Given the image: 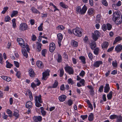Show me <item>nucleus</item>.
Segmentation results:
<instances>
[{"label": "nucleus", "instance_id": "1", "mask_svg": "<svg viewBox=\"0 0 122 122\" xmlns=\"http://www.w3.org/2000/svg\"><path fill=\"white\" fill-rule=\"evenodd\" d=\"M87 8L85 5H84L82 9L80 6H77L76 8V10L77 13L83 15H84L86 12Z\"/></svg>", "mask_w": 122, "mask_h": 122}, {"label": "nucleus", "instance_id": "2", "mask_svg": "<svg viewBox=\"0 0 122 122\" xmlns=\"http://www.w3.org/2000/svg\"><path fill=\"white\" fill-rule=\"evenodd\" d=\"M34 100L35 106L36 107H39L41 106V104L42 103L43 101L41 95H39L38 96H36L34 98Z\"/></svg>", "mask_w": 122, "mask_h": 122}, {"label": "nucleus", "instance_id": "3", "mask_svg": "<svg viewBox=\"0 0 122 122\" xmlns=\"http://www.w3.org/2000/svg\"><path fill=\"white\" fill-rule=\"evenodd\" d=\"M65 71L70 75H73L74 74V70L73 68L71 66L66 64L64 67Z\"/></svg>", "mask_w": 122, "mask_h": 122}, {"label": "nucleus", "instance_id": "4", "mask_svg": "<svg viewBox=\"0 0 122 122\" xmlns=\"http://www.w3.org/2000/svg\"><path fill=\"white\" fill-rule=\"evenodd\" d=\"M116 16H113L112 20L117 25L120 24L122 22V16L120 17V16L115 17Z\"/></svg>", "mask_w": 122, "mask_h": 122}, {"label": "nucleus", "instance_id": "5", "mask_svg": "<svg viewBox=\"0 0 122 122\" xmlns=\"http://www.w3.org/2000/svg\"><path fill=\"white\" fill-rule=\"evenodd\" d=\"M74 34L75 36L81 37L82 36V32L81 29L78 27H76L74 29Z\"/></svg>", "mask_w": 122, "mask_h": 122}, {"label": "nucleus", "instance_id": "6", "mask_svg": "<svg viewBox=\"0 0 122 122\" xmlns=\"http://www.w3.org/2000/svg\"><path fill=\"white\" fill-rule=\"evenodd\" d=\"M50 71L47 69L44 72L42 73V79L44 80H46L48 78V77L50 76L49 72Z\"/></svg>", "mask_w": 122, "mask_h": 122}, {"label": "nucleus", "instance_id": "7", "mask_svg": "<svg viewBox=\"0 0 122 122\" xmlns=\"http://www.w3.org/2000/svg\"><path fill=\"white\" fill-rule=\"evenodd\" d=\"M100 34L98 30L95 31L94 34L92 36L93 39L95 41H96L98 39V37L100 36Z\"/></svg>", "mask_w": 122, "mask_h": 122}, {"label": "nucleus", "instance_id": "8", "mask_svg": "<svg viewBox=\"0 0 122 122\" xmlns=\"http://www.w3.org/2000/svg\"><path fill=\"white\" fill-rule=\"evenodd\" d=\"M17 41L18 42L19 45L23 48H25L26 47L24 41L23 39L21 38H18Z\"/></svg>", "mask_w": 122, "mask_h": 122}, {"label": "nucleus", "instance_id": "9", "mask_svg": "<svg viewBox=\"0 0 122 122\" xmlns=\"http://www.w3.org/2000/svg\"><path fill=\"white\" fill-rule=\"evenodd\" d=\"M94 40H92L91 42H89L88 43L89 45L90 48L92 50H93L96 46V44Z\"/></svg>", "mask_w": 122, "mask_h": 122}, {"label": "nucleus", "instance_id": "10", "mask_svg": "<svg viewBox=\"0 0 122 122\" xmlns=\"http://www.w3.org/2000/svg\"><path fill=\"white\" fill-rule=\"evenodd\" d=\"M28 74L29 76L31 78L34 77L35 76V73L31 68H30L28 70Z\"/></svg>", "mask_w": 122, "mask_h": 122}, {"label": "nucleus", "instance_id": "11", "mask_svg": "<svg viewBox=\"0 0 122 122\" xmlns=\"http://www.w3.org/2000/svg\"><path fill=\"white\" fill-rule=\"evenodd\" d=\"M109 43L106 41H104L101 44V46L103 50L106 49H107L109 45Z\"/></svg>", "mask_w": 122, "mask_h": 122}, {"label": "nucleus", "instance_id": "12", "mask_svg": "<svg viewBox=\"0 0 122 122\" xmlns=\"http://www.w3.org/2000/svg\"><path fill=\"white\" fill-rule=\"evenodd\" d=\"M36 64L37 66L39 69H42L44 67L43 63L40 60H38L36 61Z\"/></svg>", "mask_w": 122, "mask_h": 122}, {"label": "nucleus", "instance_id": "13", "mask_svg": "<svg viewBox=\"0 0 122 122\" xmlns=\"http://www.w3.org/2000/svg\"><path fill=\"white\" fill-rule=\"evenodd\" d=\"M122 49V46L120 44H118L115 47V51L117 53L120 52Z\"/></svg>", "mask_w": 122, "mask_h": 122}, {"label": "nucleus", "instance_id": "14", "mask_svg": "<svg viewBox=\"0 0 122 122\" xmlns=\"http://www.w3.org/2000/svg\"><path fill=\"white\" fill-rule=\"evenodd\" d=\"M27 27L28 26L25 23H21L20 25V29L21 30H27Z\"/></svg>", "mask_w": 122, "mask_h": 122}, {"label": "nucleus", "instance_id": "15", "mask_svg": "<svg viewBox=\"0 0 122 122\" xmlns=\"http://www.w3.org/2000/svg\"><path fill=\"white\" fill-rule=\"evenodd\" d=\"M103 62L102 61H96L93 64V66L95 67L98 68L99 67L100 65L102 64Z\"/></svg>", "mask_w": 122, "mask_h": 122}, {"label": "nucleus", "instance_id": "16", "mask_svg": "<svg viewBox=\"0 0 122 122\" xmlns=\"http://www.w3.org/2000/svg\"><path fill=\"white\" fill-rule=\"evenodd\" d=\"M55 44L53 43H51L50 45L49 51L51 52H53L55 49Z\"/></svg>", "mask_w": 122, "mask_h": 122}, {"label": "nucleus", "instance_id": "17", "mask_svg": "<svg viewBox=\"0 0 122 122\" xmlns=\"http://www.w3.org/2000/svg\"><path fill=\"white\" fill-rule=\"evenodd\" d=\"M67 98L66 96L64 94L61 95L58 98V99L60 102H64Z\"/></svg>", "mask_w": 122, "mask_h": 122}, {"label": "nucleus", "instance_id": "18", "mask_svg": "<svg viewBox=\"0 0 122 122\" xmlns=\"http://www.w3.org/2000/svg\"><path fill=\"white\" fill-rule=\"evenodd\" d=\"M87 87L90 89L89 92L90 95L92 96L94 95L95 94V92L94 88L92 86V85H88L87 86Z\"/></svg>", "mask_w": 122, "mask_h": 122}, {"label": "nucleus", "instance_id": "19", "mask_svg": "<svg viewBox=\"0 0 122 122\" xmlns=\"http://www.w3.org/2000/svg\"><path fill=\"white\" fill-rule=\"evenodd\" d=\"M79 59L81 60V63L84 65L86 63V58L84 56H81L79 57Z\"/></svg>", "mask_w": 122, "mask_h": 122}, {"label": "nucleus", "instance_id": "20", "mask_svg": "<svg viewBox=\"0 0 122 122\" xmlns=\"http://www.w3.org/2000/svg\"><path fill=\"white\" fill-rule=\"evenodd\" d=\"M110 89L109 84L108 83L106 84L104 87V92L105 93H107L109 92Z\"/></svg>", "mask_w": 122, "mask_h": 122}, {"label": "nucleus", "instance_id": "21", "mask_svg": "<svg viewBox=\"0 0 122 122\" xmlns=\"http://www.w3.org/2000/svg\"><path fill=\"white\" fill-rule=\"evenodd\" d=\"M36 43L37 45L36 48V49L37 50V51L39 52L41 50V47L42 46V45L41 43L37 41L36 42Z\"/></svg>", "mask_w": 122, "mask_h": 122}, {"label": "nucleus", "instance_id": "22", "mask_svg": "<svg viewBox=\"0 0 122 122\" xmlns=\"http://www.w3.org/2000/svg\"><path fill=\"white\" fill-rule=\"evenodd\" d=\"M1 77L3 79L7 82L10 81L11 80V77L7 76H1Z\"/></svg>", "mask_w": 122, "mask_h": 122}, {"label": "nucleus", "instance_id": "23", "mask_svg": "<svg viewBox=\"0 0 122 122\" xmlns=\"http://www.w3.org/2000/svg\"><path fill=\"white\" fill-rule=\"evenodd\" d=\"M57 58L56 59V61L58 63H60L62 61V57L61 55L59 53H57Z\"/></svg>", "mask_w": 122, "mask_h": 122}, {"label": "nucleus", "instance_id": "24", "mask_svg": "<svg viewBox=\"0 0 122 122\" xmlns=\"http://www.w3.org/2000/svg\"><path fill=\"white\" fill-rule=\"evenodd\" d=\"M27 92L28 93V96L30 101H33V97L32 92L30 90L28 89Z\"/></svg>", "mask_w": 122, "mask_h": 122}, {"label": "nucleus", "instance_id": "25", "mask_svg": "<svg viewBox=\"0 0 122 122\" xmlns=\"http://www.w3.org/2000/svg\"><path fill=\"white\" fill-rule=\"evenodd\" d=\"M32 106V102L30 101L27 102L25 104V107L27 108H31Z\"/></svg>", "mask_w": 122, "mask_h": 122}, {"label": "nucleus", "instance_id": "26", "mask_svg": "<svg viewBox=\"0 0 122 122\" xmlns=\"http://www.w3.org/2000/svg\"><path fill=\"white\" fill-rule=\"evenodd\" d=\"M122 40V37L119 36L115 38L114 40L113 43L114 44H115L118 42L119 41Z\"/></svg>", "mask_w": 122, "mask_h": 122}, {"label": "nucleus", "instance_id": "27", "mask_svg": "<svg viewBox=\"0 0 122 122\" xmlns=\"http://www.w3.org/2000/svg\"><path fill=\"white\" fill-rule=\"evenodd\" d=\"M21 51L23 56L25 57L26 58H27L28 56V54L26 50L24 48H23V49H22Z\"/></svg>", "mask_w": 122, "mask_h": 122}, {"label": "nucleus", "instance_id": "28", "mask_svg": "<svg viewBox=\"0 0 122 122\" xmlns=\"http://www.w3.org/2000/svg\"><path fill=\"white\" fill-rule=\"evenodd\" d=\"M94 119V115L92 113H91L89 115L88 120L90 122H92Z\"/></svg>", "mask_w": 122, "mask_h": 122}, {"label": "nucleus", "instance_id": "29", "mask_svg": "<svg viewBox=\"0 0 122 122\" xmlns=\"http://www.w3.org/2000/svg\"><path fill=\"white\" fill-rule=\"evenodd\" d=\"M19 112L17 110L16 111H14L13 115L15 117V119L18 118L19 117Z\"/></svg>", "mask_w": 122, "mask_h": 122}, {"label": "nucleus", "instance_id": "30", "mask_svg": "<svg viewBox=\"0 0 122 122\" xmlns=\"http://www.w3.org/2000/svg\"><path fill=\"white\" fill-rule=\"evenodd\" d=\"M6 113L8 114V117L10 118L12 117V112L11 110L9 109H7L6 111Z\"/></svg>", "mask_w": 122, "mask_h": 122}, {"label": "nucleus", "instance_id": "31", "mask_svg": "<svg viewBox=\"0 0 122 122\" xmlns=\"http://www.w3.org/2000/svg\"><path fill=\"white\" fill-rule=\"evenodd\" d=\"M31 10L33 12L36 13L37 14H40V12L34 7H32L31 8Z\"/></svg>", "mask_w": 122, "mask_h": 122}, {"label": "nucleus", "instance_id": "32", "mask_svg": "<svg viewBox=\"0 0 122 122\" xmlns=\"http://www.w3.org/2000/svg\"><path fill=\"white\" fill-rule=\"evenodd\" d=\"M71 44L73 46L76 47L78 46V43L76 41L72 40L71 41Z\"/></svg>", "mask_w": 122, "mask_h": 122}, {"label": "nucleus", "instance_id": "33", "mask_svg": "<svg viewBox=\"0 0 122 122\" xmlns=\"http://www.w3.org/2000/svg\"><path fill=\"white\" fill-rule=\"evenodd\" d=\"M6 64V67L7 68H10L12 67L13 65L7 60L5 62Z\"/></svg>", "mask_w": 122, "mask_h": 122}, {"label": "nucleus", "instance_id": "34", "mask_svg": "<svg viewBox=\"0 0 122 122\" xmlns=\"http://www.w3.org/2000/svg\"><path fill=\"white\" fill-rule=\"evenodd\" d=\"M112 97V91H110L109 92L107 95V99L108 100H111Z\"/></svg>", "mask_w": 122, "mask_h": 122}, {"label": "nucleus", "instance_id": "35", "mask_svg": "<svg viewBox=\"0 0 122 122\" xmlns=\"http://www.w3.org/2000/svg\"><path fill=\"white\" fill-rule=\"evenodd\" d=\"M58 85V83L56 80H55L54 83L52 86L51 87L52 88H55L57 87Z\"/></svg>", "mask_w": 122, "mask_h": 122}, {"label": "nucleus", "instance_id": "36", "mask_svg": "<svg viewBox=\"0 0 122 122\" xmlns=\"http://www.w3.org/2000/svg\"><path fill=\"white\" fill-rule=\"evenodd\" d=\"M116 122H122V117L121 115H117Z\"/></svg>", "mask_w": 122, "mask_h": 122}, {"label": "nucleus", "instance_id": "37", "mask_svg": "<svg viewBox=\"0 0 122 122\" xmlns=\"http://www.w3.org/2000/svg\"><path fill=\"white\" fill-rule=\"evenodd\" d=\"M57 36L58 41H62L63 38V36L61 33H58L57 35Z\"/></svg>", "mask_w": 122, "mask_h": 122}, {"label": "nucleus", "instance_id": "38", "mask_svg": "<svg viewBox=\"0 0 122 122\" xmlns=\"http://www.w3.org/2000/svg\"><path fill=\"white\" fill-rule=\"evenodd\" d=\"M93 53L94 54L96 55H97L98 54L99 51V48L98 47L94 49Z\"/></svg>", "mask_w": 122, "mask_h": 122}, {"label": "nucleus", "instance_id": "39", "mask_svg": "<svg viewBox=\"0 0 122 122\" xmlns=\"http://www.w3.org/2000/svg\"><path fill=\"white\" fill-rule=\"evenodd\" d=\"M94 12V10L93 8L89 9L87 13L89 15H92Z\"/></svg>", "mask_w": 122, "mask_h": 122}, {"label": "nucleus", "instance_id": "40", "mask_svg": "<svg viewBox=\"0 0 122 122\" xmlns=\"http://www.w3.org/2000/svg\"><path fill=\"white\" fill-rule=\"evenodd\" d=\"M64 71L63 68H61L60 69V73L59 74V76L60 77H62L64 74Z\"/></svg>", "mask_w": 122, "mask_h": 122}, {"label": "nucleus", "instance_id": "41", "mask_svg": "<svg viewBox=\"0 0 122 122\" xmlns=\"http://www.w3.org/2000/svg\"><path fill=\"white\" fill-rule=\"evenodd\" d=\"M117 115L115 114H113L111 115L109 117L112 120H114L117 117Z\"/></svg>", "mask_w": 122, "mask_h": 122}, {"label": "nucleus", "instance_id": "42", "mask_svg": "<svg viewBox=\"0 0 122 122\" xmlns=\"http://www.w3.org/2000/svg\"><path fill=\"white\" fill-rule=\"evenodd\" d=\"M65 27L62 25H60L58 26L56 28V29L59 30H62L64 29Z\"/></svg>", "mask_w": 122, "mask_h": 122}, {"label": "nucleus", "instance_id": "43", "mask_svg": "<svg viewBox=\"0 0 122 122\" xmlns=\"http://www.w3.org/2000/svg\"><path fill=\"white\" fill-rule=\"evenodd\" d=\"M47 52V50L46 49H43L41 50V54L42 56L45 57L46 54Z\"/></svg>", "mask_w": 122, "mask_h": 122}, {"label": "nucleus", "instance_id": "44", "mask_svg": "<svg viewBox=\"0 0 122 122\" xmlns=\"http://www.w3.org/2000/svg\"><path fill=\"white\" fill-rule=\"evenodd\" d=\"M21 73L20 71H18L17 72L16 74V76L19 79H20L21 78Z\"/></svg>", "mask_w": 122, "mask_h": 122}, {"label": "nucleus", "instance_id": "45", "mask_svg": "<svg viewBox=\"0 0 122 122\" xmlns=\"http://www.w3.org/2000/svg\"><path fill=\"white\" fill-rule=\"evenodd\" d=\"M60 5L63 8H67L66 5L63 2H61L60 3Z\"/></svg>", "mask_w": 122, "mask_h": 122}, {"label": "nucleus", "instance_id": "46", "mask_svg": "<svg viewBox=\"0 0 122 122\" xmlns=\"http://www.w3.org/2000/svg\"><path fill=\"white\" fill-rule=\"evenodd\" d=\"M101 16H96V23H99L101 20Z\"/></svg>", "mask_w": 122, "mask_h": 122}, {"label": "nucleus", "instance_id": "47", "mask_svg": "<svg viewBox=\"0 0 122 122\" xmlns=\"http://www.w3.org/2000/svg\"><path fill=\"white\" fill-rule=\"evenodd\" d=\"M10 20V18L9 16H6L4 19V20L6 22L9 21Z\"/></svg>", "mask_w": 122, "mask_h": 122}, {"label": "nucleus", "instance_id": "48", "mask_svg": "<svg viewBox=\"0 0 122 122\" xmlns=\"http://www.w3.org/2000/svg\"><path fill=\"white\" fill-rule=\"evenodd\" d=\"M107 29L108 30H110L112 28L111 25L109 23H107Z\"/></svg>", "mask_w": 122, "mask_h": 122}, {"label": "nucleus", "instance_id": "49", "mask_svg": "<svg viewBox=\"0 0 122 122\" xmlns=\"http://www.w3.org/2000/svg\"><path fill=\"white\" fill-rule=\"evenodd\" d=\"M14 63L15 66L17 68H19V67L20 64L17 61H14Z\"/></svg>", "mask_w": 122, "mask_h": 122}, {"label": "nucleus", "instance_id": "50", "mask_svg": "<svg viewBox=\"0 0 122 122\" xmlns=\"http://www.w3.org/2000/svg\"><path fill=\"white\" fill-rule=\"evenodd\" d=\"M102 3L103 5L106 6H107L108 3L106 0H102Z\"/></svg>", "mask_w": 122, "mask_h": 122}, {"label": "nucleus", "instance_id": "51", "mask_svg": "<svg viewBox=\"0 0 122 122\" xmlns=\"http://www.w3.org/2000/svg\"><path fill=\"white\" fill-rule=\"evenodd\" d=\"M85 80L83 79H81L79 81L80 83L81 84L82 86H85Z\"/></svg>", "mask_w": 122, "mask_h": 122}, {"label": "nucleus", "instance_id": "52", "mask_svg": "<svg viewBox=\"0 0 122 122\" xmlns=\"http://www.w3.org/2000/svg\"><path fill=\"white\" fill-rule=\"evenodd\" d=\"M67 82L69 84H71V85L73 84L74 83V81L71 78H70L68 80Z\"/></svg>", "mask_w": 122, "mask_h": 122}, {"label": "nucleus", "instance_id": "53", "mask_svg": "<svg viewBox=\"0 0 122 122\" xmlns=\"http://www.w3.org/2000/svg\"><path fill=\"white\" fill-rule=\"evenodd\" d=\"M83 41L85 43H87L88 41V38L87 36H86L84 38Z\"/></svg>", "mask_w": 122, "mask_h": 122}, {"label": "nucleus", "instance_id": "54", "mask_svg": "<svg viewBox=\"0 0 122 122\" xmlns=\"http://www.w3.org/2000/svg\"><path fill=\"white\" fill-rule=\"evenodd\" d=\"M4 62L3 60V56L2 54L0 53V63L2 64H3Z\"/></svg>", "mask_w": 122, "mask_h": 122}, {"label": "nucleus", "instance_id": "55", "mask_svg": "<svg viewBox=\"0 0 122 122\" xmlns=\"http://www.w3.org/2000/svg\"><path fill=\"white\" fill-rule=\"evenodd\" d=\"M73 101L71 99L69 100L68 101L67 104L69 106H70L72 105L73 104Z\"/></svg>", "mask_w": 122, "mask_h": 122}, {"label": "nucleus", "instance_id": "56", "mask_svg": "<svg viewBox=\"0 0 122 122\" xmlns=\"http://www.w3.org/2000/svg\"><path fill=\"white\" fill-rule=\"evenodd\" d=\"M104 88V86L102 85L100 86L99 87L98 91L100 92H101L103 91V89Z\"/></svg>", "mask_w": 122, "mask_h": 122}, {"label": "nucleus", "instance_id": "57", "mask_svg": "<svg viewBox=\"0 0 122 122\" xmlns=\"http://www.w3.org/2000/svg\"><path fill=\"white\" fill-rule=\"evenodd\" d=\"M36 39V36L34 34H33L32 35V36H31V40L33 41H35Z\"/></svg>", "mask_w": 122, "mask_h": 122}, {"label": "nucleus", "instance_id": "58", "mask_svg": "<svg viewBox=\"0 0 122 122\" xmlns=\"http://www.w3.org/2000/svg\"><path fill=\"white\" fill-rule=\"evenodd\" d=\"M102 28L104 31H105L107 29V25L105 24H103L102 26Z\"/></svg>", "mask_w": 122, "mask_h": 122}, {"label": "nucleus", "instance_id": "59", "mask_svg": "<svg viewBox=\"0 0 122 122\" xmlns=\"http://www.w3.org/2000/svg\"><path fill=\"white\" fill-rule=\"evenodd\" d=\"M85 73L84 71L82 70L79 74V76H80L83 77L85 75Z\"/></svg>", "mask_w": 122, "mask_h": 122}, {"label": "nucleus", "instance_id": "60", "mask_svg": "<svg viewBox=\"0 0 122 122\" xmlns=\"http://www.w3.org/2000/svg\"><path fill=\"white\" fill-rule=\"evenodd\" d=\"M42 120V117L41 116H37V122H41Z\"/></svg>", "mask_w": 122, "mask_h": 122}, {"label": "nucleus", "instance_id": "61", "mask_svg": "<svg viewBox=\"0 0 122 122\" xmlns=\"http://www.w3.org/2000/svg\"><path fill=\"white\" fill-rule=\"evenodd\" d=\"M74 29H73L72 30L70 29H68V32L70 34H74Z\"/></svg>", "mask_w": 122, "mask_h": 122}, {"label": "nucleus", "instance_id": "62", "mask_svg": "<svg viewBox=\"0 0 122 122\" xmlns=\"http://www.w3.org/2000/svg\"><path fill=\"white\" fill-rule=\"evenodd\" d=\"M41 113L42 115L43 116H44L46 114V111L44 110H41Z\"/></svg>", "mask_w": 122, "mask_h": 122}, {"label": "nucleus", "instance_id": "63", "mask_svg": "<svg viewBox=\"0 0 122 122\" xmlns=\"http://www.w3.org/2000/svg\"><path fill=\"white\" fill-rule=\"evenodd\" d=\"M88 117L87 115H81V118L83 120H84L86 118Z\"/></svg>", "mask_w": 122, "mask_h": 122}, {"label": "nucleus", "instance_id": "64", "mask_svg": "<svg viewBox=\"0 0 122 122\" xmlns=\"http://www.w3.org/2000/svg\"><path fill=\"white\" fill-rule=\"evenodd\" d=\"M31 87L33 89L36 87L37 85L34 82H32L31 84Z\"/></svg>", "mask_w": 122, "mask_h": 122}]
</instances>
